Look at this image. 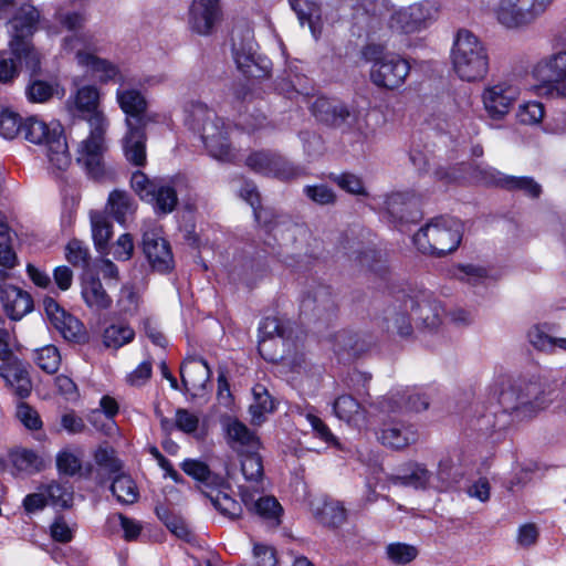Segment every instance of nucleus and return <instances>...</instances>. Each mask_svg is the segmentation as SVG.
Masks as SVG:
<instances>
[{
	"label": "nucleus",
	"mask_w": 566,
	"mask_h": 566,
	"mask_svg": "<svg viewBox=\"0 0 566 566\" xmlns=\"http://www.w3.org/2000/svg\"><path fill=\"white\" fill-rule=\"evenodd\" d=\"M103 93L95 84L78 85L74 80V90L65 101V109L73 118L85 119L90 132L78 143L76 163L90 178L103 181L114 177V170L105 163L107 151L106 133L109 120L101 108Z\"/></svg>",
	"instance_id": "1"
},
{
	"label": "nucleus",
	"mask_w": 566,
	"mask_h": 566,
	"mask_svg": "<svg viewBox=\"0 0 566 566\" xmlns=\"http://www.w3.org/2000/svg\"><path fill=\"white\" fill-rule=\"evenodd\" d=\"M553 391L547 388L545 376L537 366L525 369L521 375L502 384L499 392L500 415H483L478 420L481 431L493 432L506 428L509 417L511 422H522L533 419L546 409L554 400Z\"/></svg>",
	"instance_id": "2"
},
{
	"label": "nucleus",
	"mask_w": 566,
	"mask_h": 566,
	"mask_svg": "<svg viewBox=\"0 0 566 566\" xmlns=\"http://www.w3.org/2000/svg\"><path fill=\"white\" fill-rule=\"evenodd\" d=\"M21 132L28 142L43 148L50 169L64 171L69 168L71 155L60 123H46L35 116H31L22 123L18 113L2 109L0 112V136L4 139H13Z\"/></svg>",
	"instance_id": "3"
},
{
	"label": "nucleus",
	"mask_w": 566,
	"mask_h": 566,
	"mask_svg": "<svg viewBox=\"0 0 566 566\" xmlns=\"http://www.w3.org/2000/svg\"><path fill=\"white\" fill-rule=\"evenodd\" d=\"M363 12L357 14L356 23L365 29L366 34L374 33L381 20L388 18L391 30L401 33H415L427 29L438 15V8L431 1H421L407 8L394 10L388 0H365Z\"/></svg>",
	"instance_id": "4"
},
{
	"label": "nucleus",
	"mask_w": 566,
	"mask_h": 566,
	"mask_svg": "<svg viewBox=\"0 0 566 566\" xmlns=\"http://www.w3.org/2000/svg\"><path fill=\"white\" fill-rule=\"evenodd\" d=\"M116 102L126 115L127 133L123 139L124 155L129 163L143 166L146 163L147 99L140 91L120 85L116 90Z\"/></svg>",
	"instance_id": "5"
},
{
	"label": "nucleus",
	"mask_w": 566,
	"mask_h": 566,
	"mask_svg": "<svg viewBox=\"0 0 566 566\" xmlns=\"http://www.w3.org/2000/svg\"><path fill=\"white\" fill-rule=\"evenodd\" d=\"M186 124L200 134L209 154L218 160H230L232 150L228 140L229 126L205 103L191 101L185 106Z\"/></svg>",
	"instance_id": "6"
},
{
	"label": "nucleus",
	"mask_w": 566,
	"mask_h": 566,
	"mask_svg": "<svg viewBox=\"0 0 566 566\" xmlns=\"http://www.w3.org/2000/svg\"><path fill=\"white\" fill-rule=\"evenodd\" d=\"M452 70L464 82L484 80L490 71V56L485 44L469 30L458 31L451 49Z\"/></svg>",
	"instance_id": "7"
},
{
	"label": "nucleus",
	"mask_w": 566,
	"mask_h": 566,
	"mask_svg": "<svg viewBox=\"0 0 566 566\" xmlns=\"http://www.w3.org/2000/svg\"><path fill=\"white\" fill-rule=\"evenodd\" d=\"M60 50L64 55L73 54L76 64L91 72L102 84L116 81L120 74L119 67L115 63L97 55L99 49L91 32L63 36Z\"/></svg>",
	"instance_id": "8"
},
{
	"label": "nucleus",
	"mask_w": 566,
	"mask_h": 566,
	"mask_svg": "<svg viewBox=\"0 0 566 566\" xmlns=\"http://www.w3.org/2000/svg\"><path fill=\"white\" fill-rule=\"evenodd\" d=\"M40 21V11L30 3L22 4L9 21V46L11 53L31 72H38L41 55L31 43V38Z\"/></svg>",
	"instance_id": "9"
},
{
	"label": "nucleus",
	"mask_w": 566,
	"mask_h": 566,
	"mask_svg": "<svg viewBox=\"0 0 566 566\" xmlns=\"http://www.w3.org/2000/svg\"><path fill=\"white\" fill-rule=\"evenodd\" d=\"M463 226L452 217L432 218L413 235V243L423 254L441 256L453 252L462 239Z\"/></svg>",
	"instance_id": "10"
},
{
	"label": "nucleus",
	"mask_w": 566,
	"mask_h": 566,
	"mask_svg": "<svg viewBox=\"0 0 566 566\" xmlns=\"http://www.w3.org/2000/svg\"><path fill=\"white\" fill-rule=\"evenodd\" d=\"M379 54L380 49L377 45H366L363 50V56L373 62L371 82L378 87L388 90L400 87L410 72L409 63L395 54Z\"/></svg>",
	"instance_id": "11"
},
{
	"label": "nucleus",
	"mask_w": 566,
	"mask_h": 566,
	"mask_svg": "<svg viewBox=\"0 0 566 566\" xmlns=\"http://www.w3.org/2000/svg\"><path fill=\"white\" fill-rule=\"evenodd\" d=\"M556 51L533 67V77L538 82V94L546 96H564L566 91V48L562 42L556 43Z\"/></svg>",
	"instance_id": "12"
},
{
	"label": "nucleus",
	"mask_w": 566,
	"mask_h": 566,
	"mask_svg": "<svg viewBox=\"0 0 566 566\" xmlns=\"http://www.w3.org/2000/svg\"><path fill=\"white\" fill-rule=\"evenodd\" d=\"M522 90L518 82L502 77L489 82L481 92V102L486 117L492 122H502L518 101Z\"/></svg>",
	"instance_id": "13"
},
{
	"label": "nucleus",
	"mask_w": 566,
	"mask_h": 566,
	"mask_svg": "<svg viewBox=\"0 0 566 566\" xmlns=\"http://www.w3.org/2000/svg\"><path fill=\"white\" fill-rule=\"evenodd\" d=\"M232 56L237 67L249 77L262 78L270 73L271 62L268 57L258 54V44L250 29L233 33Z\"/></svg>",
	"instance_id": "14"
},
{
	"label": "nucleus",
	"mask_w": 566,
	"mask_h": 566,
	"mask_svg": "<svg viewBox=\"0 0 566 566\" xmlns=\"http://www.w3.org/2000/svg\"><path fill=\"white\" fill-rule=\"evenodd\" d=\"M311 111L317 120L340 129L343 133L361 129L359 112L337 99L316 97L312 103Z\"/></svg>",
	"instance_id": "15"
},
{
	"label": "nucleus",
	"mask_w": 566,
	"mask_h": 566,
	"mask_svg": "<svg viewBox=\"0 0 566 566\" xmlns=\"http://www.w3.org/2000/svg\"><path fill=\"white\" fill-rule=\"evenodd\" d=\"M222 21L221 0H190L186 13V24L191 34L202 38L212 36Z\"/></svg>",
	"instance_id": "16"
},
{
	"label": "nucleus",
	"mask_w": 566,
	"mask_h": 566,
	"mask_svg": "<svg viewBox=\"0 0 566 566\" xmlns=\"http://www.w3.org/2000/svg\"><path fill=\"white\" fill-rule=\"evenodd\" d=\"M239 490L241 501L249 512L259 516L271 527H276L281 524L283 509L274 496L262 495L263 486L250 490L248 485H240Z\"/></svg>",
	"instance_id": "17"
},
{
	"label": "nucleus",
	"mask_w": 566,
	"mask_h": 566,
	"mask_svg": "<svg viewBox=\"0 0 566 566\" xmlns=\"http://www.w3.org/2000/svg\"><path fill=\"white\" fill-rule=\"evenodd\" d=\"M245 165L258 174L281 180L297 178L303 174L300 167L294 166L279 154L264 150L250 154Z\"/></svg>",
	"instance_id": "18"
},
{
	"label": "nucleus",
	"mask_w": 566,
	"mask_h": 566,
	"mask_svg": "<svg viewBox=\"0 0 566 566\" xmlns=\"http://www.w3.org/2000/svg\"><path fill=\"white\" fill-rule=\"evenodd\" d=\"M474 177L486 185H494L507 190H520L526 196L536 199L542 193V186L532 177H515L504 175L488 165H479L474 169Z\"/></svg>",
	"instance_id": "19"
},
{
	"label": "nucleus",
	"mask_w": 566,
	"mask_h": 566,
	"mask_svg": "<svg viewBox=\"0 0 566 566\" xmlns=\"http://www.w3.org/2000/svg\"><path fill=\"white\" fill-rule=\"evenodd\" d=\"M384 413H399L403 410L422 411L429 406L427 395L420 388L401 387L390 390L378 402Z\"/></svg>",
	"instance_id": "20"
},
{
	"label": "nucleus",
	"mask_w": 566,
	"mask_h": 566,
	"mask_svg": "<svg viewBox=\"0 0 566 566\" xmlns=\"http://www.w3.org/2000/svg\"><path fill=\"white\" fill-rule=\"evenodd\" d=\"M405 308H410L412 319L430 331L437 329L442 322L441 304L429 291H419L405 300Z\"/></svg>",
	"instance_id": "21"
},
{
	"label": "nucleus",
	"mask_w": 566,
	"mask_h": 566,
	"mask_svg": "<svg viewBox=\"0 0 566 566\" xmlns=\"http://www.w3.org/2000/svg\"><path fill=\"white\" fill-rule=\"evenodd\" d=\"M268 223H259L270 234L274 242L282 249H291L301 243L307 235V230L303 224L296 223L287 214H279L274 211V217L269 218Z\"/></svg>",
	"instance_id": "22"
},
{
	"label": "nucleus",
	"mask_w": 566,
	"mask_h": 566,
	"mask_svg": "<svg viewBox=\"0 0 566 566\" xmlns=\"http://www.w3.org/2000/svg\"><path fill=\"white\" fill-rule=\"evenodd\" d=\"M143 249L154 270L167 273L174 269L175 262L170 245L158 231L151 230L144 233Z\"/></svg>",
	"instance_id": "23"
},
{
	"label": "nucleus",
	"mask_w": 566,
	"mask_h": 566,
	"mask_svg": "<svg viewBox=\"0 0 566 566\" xmlns=\"http://www.w3.org/2000/svg\"><path fill=\"white\" fill-rule=\"evenodd\" d=\"M560 331L559 324L539 323L527 331V340L536 350L552 355L557 349L566 350V338L559 336Z\"/></svg>",
	"instance_id": "24"
},
{
	"label": "nucleus",
	"mask_w": 566,
	"mask_h": 566,
	"mask_svg": "<svg viewBox=\"0 0 566 566\" xmlns=\"http://www.w3.org/2000/svg\"><path fill=\"white\" fill-rule=\"evenodd\" d=\"M378 440L391 449H403L418 440L417 429L402 420L384 421L378 432Z\"/></svg>",
	"instance_id": "25"
},
{
	"label": "nucleus",
	"mask_w": 566,
	"mask_h": 566,
	"mask_svg": "<svg viewBox=\"0 0 566 566\" xmlns=\"http://www.w3.org/2000/svg\"><path fill=\"white\" fill-rule=\"evenodd\" d=\"M311 512L316 521L327 527H339L347 520V511L343 503L325 496L311 502Z\"/></svg>",
	"instance_id": "26"
},
{
	"label": "nucleus",
	"mask_w": 566,
	"mask_h": 566,
	"mask_svg": "<svg viewBox=\"0 0 566 566\" xmlns=\"http://www.w3.org/2000/svg\"><path fill=\"white\" fill-rule=\"evenodd\" d=\"M0 298L4 312L13 321L21 319L33 308L30 294L11 284H3L1 286Z\"/></svg>",
	"instance_id": "27"
},
{
	"label": "nucleus",
	"mask_w": 566,
	"mask_h": 566,
	"mask_svg": "<svg viewBox=\"0 0 566 566\" xmlns=\"http://www.w3.org/2000/svg\"><path fill=\"white\" fill-rule=\"evenodd\" d=\"M181 382L187 391H199L206 388L211 370L202 357H188L180 367Z\"/></svg>",
	"instance_id": "28"
},
{
	"label": "nucleus",
	"mask_w": 566,
	"mask_h": 566,
	"mask_svg": "<svg viewBox=\"0 0 566 566\" xmlns=\"http://www.w3.org/2000/svg\"><path fill=\"white\" fill-rule=\"evenodd\" d=\"M494 13L497 22L507 29H520L534 22L522 0H500Z\"/></svg>",
	"instance_id": "29"
},
{
	"label": "nucleus",
	"mask_w": 566,
	"mask_h": 566,
	"mask_svg": "<svg viewBox=\"0 0 566 566\" xmlns=\"http://www.w3.org/2000/svg\"><path fill=\"white\" fill-rule=\"evenodd\" d=\"M396 485L411 486L416 490L433 489V472L420 463H409L389 478Z\"/></svg>",
	"instance_id": "30"
},
{
	"label": "nucleus",
	"mask_w": 566,
	"mask_h": 566,
	"mask_svg": "<svg viewBox=\"0 0 566 566\" xmlns=\"http://www.w3.org/2000/svg\"><path fill=\"white\" fill-rule=\"evenodd\" d=\"M0 377L13 390L19 398H27L31 394L32 384L24 365L19 360L2 363Z\"/></svg>",
	"instance_id": "31"
},
{
	"label": "nucleus",
	"mask_w": 566,
	"mask_h": 566,
	"mask_svg": "<svg viewBox=\"0 0 566 566\" xmlns=\"http://www.w3.org/2000/svg\"><path fill=\"white\" fill-rule=\"evenodd\" d=\"M226 431L230 447L239 454L259 450V438L239 420L230 419L226 424Z\"/></svg>",
	"instance_id": "32"
},
{
	"label": "nucleus",
	"mask_w": 566,
	"mask_h": 566,
	"mask_svg": "<svg viewBox=\"0 0 566 566\" xmlns=\"http://www.w3.org/2000/svg\"><path fill=\"white\" fill-rule=\"evenodd\" d=\"M333 413L342 421L357 428L367 424L365 408L350 395L338 396L333 405Z\"/></svg>",
	"instance_id": "33"
},
{
	"label": "nucleus",
	"mask_w": 566,
	"mask_h": 566,
	"mask_svg": "<svg viewBox=\"0 0 566 566\" xmlns=\"http://www.w3.org/2000/svg\"><path fill=\"white\" fill-rule=\"evenodd\" d=\"M419 198L412 191H396L386 197L385 208L397 221L409 222V214L418 207Z\"/></svg>",
	"instance_id": "34"
},
{
	"label": "nucleus",
	"mask_w": 566,
	"mask_h": 566,
	"mask_svg": "<svg viewBox=\"0 0 566 566\" xmlns=\"http://www.w3.org/2000/svg\"><path fill=\"white\" fill-rule=\"evenodd\" d=\"M289 2L301 25L306 23L313 38L318 39L324 25L321 7L311 0H289Z\"/></svg>",
	"instance_id": "35"
},
{
	"label": "nucleus",
	"mask_w": 566,
	"mask_h": 566,
	"mask_svg": "<svg viewBox=\"0 0 566 566\" xmlns=\"http://www.w3.org/2000/svg\"><path fill=\"white\" fill-rule=\"evenodd\" d=\"M301 315L305 317L323 318L334 310V301L325 287L317 289L313 295H306L301 302Z\"/></svg>",
	"instance_id": "36"
},
{
	"label": "nucleus",
	"mask_w": 566,
	"mask_h": 566,
	"mask_svg": "<svg viewBox=\"0 0 566 566\" xmlns=\"http://www.w3.org/2000/svg\"><path fill=\"white\" fill-rule=\"evenodd\" d=\"M54 18L61 28L72 32L71 34H76L85 32L84 28L91 19V13L86 7L81 6L71 10L59 9Z\"/></svg>",
	"instance_id": "37"
},
{
	"label": "nucleus",
	"mask_w": 566,
	"mask_h": 566,
	"mask_svg": "<svg viewBox=\"0 0 566 566\" xmlns=\"http://www.w3.org/2000/svg\"><path fill=\"white\" fill-rule=\"evenodd\" d=\"M107 207L114 219L123 226L135 213L136 210V203L134 199L123 190H114L109 193Z\"/></svg>",
	"instance_id": "38"
},
{
	"label": "nucleus",
	"mask_w": 566,
	"mask_h": 566,
	"mask_svg": "<svg viewBox=\"0 0 566 566\" xmlns=\"http://www.w3.org/2000/svg\"><path fill=\"white\" fill-rule=\"evenodd\" d=\"M259 353L269 360H274V356H268L266 352V342L274 337H279L284 340L290 337L287 334V328L283 326L279 318L276 317H265L259 325Z\"/></svg>",
	"instance_id": "39"
},
{
	"label": "nucleus",
	"mask_w": 566,
	"mask_h": 566,
	"mask_svg": "<svg viewBox=\"0 0 566 566\" xmlns=\"http://www.w3.org/2000/svg\"><path fill=\"white\" fill-rule=\"evenodd\" d=\"M154 205L157 213L167 214L170 213L178 203V197L175 188L167 181L160 180L157 182L149 200H146Z\"/></svg>",
	"instance_id": "40"
},
{
	"label": "nucleus",
	"mask_w": 566,
	"mask_h": 566,
	"mask_svg": "<svg viewBox=\"0 0 566 566\" xmlns=\"http://www.w3.org/2000/svg\"><path fill=\"white\" fill-rule=\"evenodd\" d=\"M82 296L86 305L95 310H106L112 300L105 292L99 279L91 276L83 282Z\"/></svg>",
	"instance_id": "41"
},
{
	"label": "nucleus",
	"mask_w": 566,
	"mask_h": 566,
	"mask_svg": "<svg viewBox=\"0 0 566 566\" xmlns=\"http://www.w3.org/2000/svg\"><path fill=\"white\" fill-rule=\"evenodd\" d=\"M386 559L395 566H406L417 559L419 549L416 545L405 542H390L385 546Z\"/></svg>",
	"instance_id": "42"
},
{
	"label": "nucleus",
	"mask_w": 566,
	"mask_h": 566,
	"mask_svg": "<svg viewBox=\"0 0 566 566\" xmlns=\"http://www.w3.org/2000/svg\"><path fill=\"white\" fill-rule=\"evenodd\" d=\"M252 392L253 402L250 405L249 412L251 415V422L259 426L264 421L265 415L274 410V402L266 388L262 385L254 386Z\"/></svg>",
	"instance_id": "43"
},
{
	"label": "nucleus",
	"mask_w": 566,
	"mask_h": 566,
	"mask_svg": "<svg viewBox=\"0 0 566 566\" xmlns=\"http://www.w3.org/2000/svg\"><path fill=\"white\" fill-rule=\"evenodd\" d=\"M111 492L120 504H134L139 497L135 481L125 473L117 474L111 484Z\"/></svg>",
	"instance_id": "44"
},
{
	"label": "nucleus",
	"mask_w": 566,
	"mask_h": 566,
	"mask_svg": "<svg viewBox=\"0 0 566 566\" xmlns=\"http://www.w3.org/2000/svg\"><path fill=\"white\" fill-rule=\"evenodd\" d=\"M241 455V471L244 475L247 483L244 485L253 488L262 486L263 465L258 451L245 452Z\"/></svg>",
	"instance_id": "45"
},
{
	"label": "nucleus",
	"mask_w": 566,
	"mask_h": 566,
	"mask_svg": "<svg viewBox=\"0 0 566 566\" xmlns=\"http://www.w3.org/2000/svg\"><path fill=\"white\" fill-rule=\"evenodd\" d=\"M13 468L21 473L32 474L44 468V460L34 451L18 449L10 454Z\"/></svg>",
	"instance_id": "46"
},
{
	"label": "nucleus",
	"mask_w": 566,
	"mask_h": 566,
	"mask_svg": "<svg viewBox=\"0 0 566 566\" xmlns=\"http://www.w3.org/2000/svg\"><path fill=\"white\" fill-rule=\"evenodd\" d=\"M460 475L455 461L451 457H446L439 461L437 471L433 472V489L438 491L448 490L458 481Z\"/></svg>",
	"instance_id": "47"
},
{
	"label": "nucleus",
	"mask_w": 566,
	"mask_h": 566,
	"mask_svg": "<svg viewBox=\"0 0 566 566\" xmlns=\"http://www.w3.org/2000/svg\"><path fill=\"white\" fill-rule=\"evenodd\" d=\"M90 219L94 244L99 252H104L112 237V223L104 213L98 211H92Z\"/></svg>",
	"instance_id": "48"
},
{
	"label": "nucleus",
	"mask_w": 566,
	"mask_h": 566,
	"mask_svg": "<svg viewBox=\"0 0 566 566\" xmlns=\"http://www.w3.org/2000/svg\"><path fill=\"white\" fill-rule=\"evenodd\" d=\"M452 276L472 286L484 284L493 276L490 271L478 264H458L451 271Z\"/></svg>",
	"instance_id": "49"
},
{
	"label": "nucleus",
	"mask_w": 566,
	"mask_h": 566,
	"mask_svg": "<svg viewBox=\"0 0 566 566\" xmlns=\"http://www.w3.org/2000/svg\"><path fill=\"white\" fill-rule=\"evenodd\" d=\"M106 527L111 533L123 531V536L126 541L136 539L143 528L138 521L129 518L122 513L109 515L106 521Z\"/></svg>",
	"instance_id": "50"
},
{
	"label": "nucleus",
	"mask_w": 566,
	"mask_h": 566,
	"mask_svg": "<svg viewBox=\"0 0 566 566\" xmlns=\"http://www.w3.org/2000/svg\"><path fill=\"white\" fill-rule=\"evenodd\" d=\"M135 338L134 329L124 323L111 324L103 333V343L108 348L118 349L133 342Z\"/></svg>",
	"instance_id": "51"
},
{
	"label": "nucleus",
	"mask_w": 566,
	"mask_h": 566,
	"mask_svg": "<svg viewBox=\"0 0 566 566\" xmlns=\"http://www.w3.org/2000/svg\"><path fill=\"white\" fill-rule=\"evenodd\" d=\"M46 503L53 507L69 509L73 503V490L69 484L51 482L43 485Z\"/></svg>",
	"instance_id": "52"
},
{
	"label": "nucleus",
	"mask_w": 566,
	"mask_h": 566,
	"mask_svg": "<svg viewBox=\"0 0 566 566\" xmlns=\"http://www.w3.org/2000/svg\"><path fill=\"white\" fill-rule=\"evenodd\" d=\"M17 254L12 249V233L6 221L0 219V271L14 268Z\"/></svg>",
	"instance_id": "53"
},
{
	"label": "nucleus",
	"mask_w": 566,
	"mask_h": 566,
	"mask_svg": "<svg viewBox=\"0 0 566 566\" xmlns=\"http://www.w3.org/2000/svg\"><path fill=\"white\" fill-rule=\"evenodd\" d=\"M240 196L252 207L258 223H268L270 221L269 218L274 217L273 210L260 206V196L254 184L244 182L240 190Z\"/></svg>",
	"instance_id": "54"
},
{
	"label": "nucleus",
	"mask_w": 566,
	"mask_h": 566,
	"mask_svg": "<svg viewBox=\"0 0 566 566\" xmlns=\"http://www.w3.org/2000/svg\"><path fill=\"white\" fill-rule=\"evenodd\" d=\"M207 496L210 499L212 505L218 510L222 515L234 520L241 516L242 506L241 504L232 499L228 493L222 492L220 490L216 491V493L210 492L207 493Z\"/></svg>",
	"instance_id": "55"
},
{
	"label": "nucleus",
	"mask_w": 566,
	"mask_h": 566,
	"mask_svg": "<svg viewBox=\"0 0 566 566\" xmlns=\"http://www.w3.org/2000/svg\"><path fill=\"white\" fill-rule=\"evenodd\" d=\"M408 311H410V308H405V302L400 311L396 308L388 310L386 314L387 329L389 332H396L402 337L409 336L412 332V326L410 318L407 316Z\"/></svg>",
	"instance_id": "56"
},
{
	"label": "nucleus",
	"mask_w": 566,
	"mask_h": 566,
	"mask_svg": "<svg viewBox=\"0 0 566 566\" xmlns=\"http://www.w3.org/2000/svg\"><path fill=\"white\" fill-rule=\"evenodd\" d=\"M301 415L304 416L306 421L310 423L315 437L321 439L327 446L336 448L339 447V442L335 434L331 431L328 426L317 415L314 413L312 409L304 410L301 412Z\"/></svg>",
	"instance_id": "57"
},
{
	"label": "nucleus",
	"mask_w": 566,
	"mask_h": 566,
	"mask_svg": "<svg viewBox=\"0 0 566 566\" xmlns=\"http://www.w3.org/2000/svg\"><path fill=\"white\" fill-rule=\"evenodd\" d=\"M35 364L45 373L53 374L57 371L61 364L59 349L53 345H45L34 353Z\"/></svg>",
	"instance_id": "58"
},
{
	"label": "nucleus",
	"mask_w": 566,
	"mask_h": 566,
	"mask_svg": "<svg viewBox=\"0 0 566 566\" xmlns=\"http://www.w3.org/2000/svg\"><path fill=\"white\" fill-rule=\"evenodd\" d=\"M54 326L62 336L71 342H81L85 338V332L83 324L73 315L65 314L63 318H60Z\"/></svg>",
	"instance_id": "59"
},
{
	"label": "nucleus",
	"mask_w": 566,
	"mask_h": 566,
	"mask_svg": "<svg viewBox=\"0 0 566 566\" xmlns=\"http://www.w3.org/2000/svg\"><path fill=\"white\" fill-rule=\"evenodd\" d=\"M544 115V105L535 101L521 104L515 114L517 122L522 125H537L542 122Z\"/></svg>",
	"instance_id": "60"
},
{
	"label": "nucleus",
	"mask_w": 566,
	"mask_h": 566,
	"mask_svg": "<svg viewBox=\"0 0 566 566\" xmlns=\"http://www.w3.org/2000/svg\"><path fill=\"white\" fill-rule=\"evenodd\" d=\"M181 469L189 476L206 483L207 485L217 483V480H219L212 474L209 467L199 460L186 459L181 463Z\"/></svg>",
	"instance_id": "61"
},
{
	"label": "nucleus",
	"mask_w": 566,
	"mask_h": 566,
	"mask_svg": "<svg viewBox=\"0 0 566 566\" xmlns=\"http://www.w3.org/2000/svg\"><path fill=\"white\" fill-rule=\"evenodd\" d=\"M57 85L52 83L36 80L31 82L25 88V95L32 103H45L56 92Z\"/></svg>",
	"instance_id": "62"
},
{
	"label": "nucleus",
	"mask_w": 566,
	"mask_h": 566,
	"mask_svg": "<svg viewBox=\"0 0 566 566\" xmlns=\"http://www.w3.org/2000/svg\"><path fill=\"white\" fill-rule=\"evenodd\" d=\"M296 66H289L287 78H282V81L277 84V87L281 92L285 94H307L306 87L304 85L305 77L296 72Z\"/></svg>",
	"instance_id": "63"
},
{
	"label": "nucleus",
	"mask_w": 566,
	"mask_h": 566,
	"mask_svg": "<svg viewBox=\"0 0 566 566\" xmlns=\"http://www.w3.org/2000/svg\"><path fill=\"white\" fill-rule=\"evenodd\" d=\"M56 468L60 473L74 475L81 470L82 462L78 455L71 450L65 449L56 455Z\"/></svg>",
	"instance_id": "64"
}]
</instances>
